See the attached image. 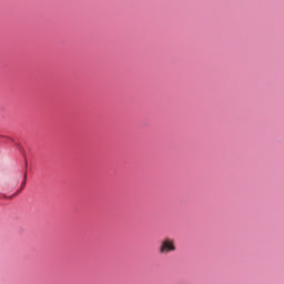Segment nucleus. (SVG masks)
Instances as JSON below:
<instances>
[{
    "instance_id": "1",
    "label": "nucleus",
    "mask_w": 284,
    "mask_h": 284,
    "mask_svg": "<svg viewBox=\"0 0 284 284\" xmlns=\"http://www.w3.org/2000/svg\"><path fill=\"white\" fill-rule=\"evenodd\" d=\"M170 252H176V245L174 244V240L165 237L160 244L159 253L170 254Z\"/></svg>"
},
{
    "instance_id": "2",
    "label": "nucleus",
    "mask_w": 284,
    "mask_h": 284,
    "mask_svg": "<svg viewBox=\"0 0 284 284\" xmlns=\"http://www.w3.org/2000/svg\"><path fill=\"white\" fill-rule=\"evenodd\" d=\"M28 181V171L24 172L23 181L21 183V190L26 187V182Z\"/></svg>"
}]
</instances>
